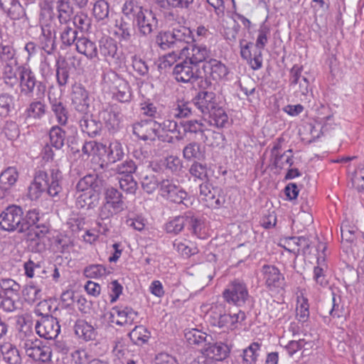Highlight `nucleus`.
I'll list each match as a JSON object with an SVG mask.
<instances>
[{
	"instance_id": "obj_15",
	"label": "nucleus",
	"mask_w": 364,
	"mask_h": 364,
	"mask_svg": "<svg viewBox=\"0 0 364 364\" xmlns=\"http://www.w3.org/2000/svg\"><path fill=\"white\" fill-rule=\"evenodd\" d=\"M196 96L193 98L196 108H197L203 115L210 113L213 108L217 107L216 95L212 91L201 88Z\"/></svg>"
},
{
	"instance_id": "obj_16",
	"label": "nucleus",
	"mask_w": 364,
	"mask_h": 364,
	"mask_svg": "<svg viewBox=\"0 0 364 364\" xmlns=\"http://www.w3.org/2000/svg\"><path fill=\"white\" fill-rule=\"evenodd\" d=\"M72 104L76 111L86 113L90 109L89 93L85 87L80 83H75L72 87Z\"/></svg>"
},
{
	"instance_id": "obj_59",
	"label": "nucleus",
	"mask_w": 364,
	"mask_h": 364,
	"mask_svg": "<svg viewBox=\"0 0 364 364\" xmlns=\"http://www.w3.org/2000/svg\"><path fill=\"white\" fill-rule=\"evenodd\" d=\"M19 295L4 294L0 309L6 312H12L19 308Z\"/></svg>"
},
{
	"instance_id": "obj_23",
	"label": "nucleus",
	"mask_w": 364,
	"mask_h": 364,
	"mask_svg": "<svg viewBox=\"0 0 364 364\" xmlns=\"http://www.w3.org/2000/svg\"><path fill=\"white\" fill-rule=\"evenodd\" d=\"M262 272L265 284L270 290L282 287L284 278L277 267L265 264L262 268Z\"/></svg>"
},
{
	"instance_id": "obj_12",
	"label": "nucleus",
	"mask_w": 364,
	"mask_h": 364,
	"mask_svg": "<svg viewBox=\"0 0 364 364\" xmlns=\"http://www.w3.org/2000/svg\"><path fill=\"white\" fill-rule=\"evenodd\" d=\"M223 295L227 302L238 306L243 305L249 297L245 284L239 280L231 282L224 290Z\"/></svg>"
},
{
	"instance_id": "obj_10",
	"label": "nucleus",
	"mask_w": 364,
	"mask_h": 364,
	"mask_svg": "<svg viewBox=\"0 0 364 364\" xmlns=\"http://www.w3.org/2000/svg\"><path fill=\"white\" fill-rule=\"evenodd\" d=\"M23 348L26 355L36 362L43 363L51 359V348L48 346L43 345L42 341L38 339L25 341Z\"/></svg>"
},
{
	"instance_id": "obj_54",
	"label": "nucleus",
	"mask_w": 364,
	"mask_h": 364,
	"mask_svg": "<svg viewBox=\"0 0 364 364\" xmlns=\"http://www.w3.org/2000/svg\"><path fill=\"white\" fill-rule=\"evenodd\" d=\"M18 177V173L16 169L14 167H9L0 174V184L11 188L16 183Z\"/></svg>"
},
{
	"instance_id": "obj_27",
	"label": "nucleus",
	"mask_w": 364,
	"mask_h": 364,
	"mask_svg": "<svg viewBox=\"0 0 364 364\" xmlns=\"http://www.w3.org/2000/svg\"><path fill=\"white\" fill-rule=\"evenodd\" d=\"M109 4L106 0H96L92 6V15L95 21L107 25L109 21Z\"/></svg>"
},
{
	"instance_id": "obj_64",
	"label": "nucleus",
	"mask_w": 364,
	"mask_h": 364,
	"mask_svg": "<svg viewBox=\"0 0 364 364\" xmlns=\"http://www.w3.org/2000/svg\"><path fill=\"white\" fill-rule=\"evenodd\" d=\"M132 63L134 70L141 77L149 75V68L147 63L139 56L134 55L132 57Z\"/></svg>"
},
{
	"instance_id": "obj_28",
	"label": "nucleus",
	"mask_w": 364,
	"mask_h": 364,
	"mask_svg": "<svg viewBox=\"0 0 364 364\" xmlns=\"http://www.w3.org/2000/svg\"><path fill=\"white\" fill-rule=\"evenodd\" d=\"M59 29L60 31V38L63 46L70 47L78 40V32L76 28L70 24V21L60 23Z\"/></svg>"
},
{
	"instance_id": "obj_20",
	"label": "nucleus",
	"mask_w": 364,
	"mask_h": 364,
	"mask_svg": "<svg viewBox=\"0 0 364 364\" xmlns=\"http://www.w3.org/2000/svg\"><path fill=\"white\" fill-rule=\"evenodd\" d=\"M200 351L208 358L223 360L228 356L230 348L228 345L222 342H214L212 338L211 341L205 343Z\"/></svg>"
},
{
	"instance_id": "obj_29",
	"label": "nucleus",
	"mask_w": 364,
	"mask_h": 364,
	"mask_svg": "<svg viewBox=\"0 0 364 364\" xmlns=\"http://www.w3.org/2000/svg\"><path fill=\"white\" fill-rule=\"evenodd\" d=\"M3 360L6 364H21L22 358L16 346L7 343L0 348Z\"/></svg>"
},
{
	"instance_id": "obj_46",
	"label": "nucleus",
	"mask_w": 364,
	"mask_h": 364,
	"mask_svg": "<svg viewBox=\"0 0 364 364\" xmlns=\"http://www.w3.org/2000/svg\"><path fill=\"white\" fill-rule=\"evenodd\" d=\"M39 220V212L36 209L28 210L25 215L23 214L20 233L31 230Z\"/></svg>"
},
{
	"instance_id": "obj_31",
	"label": "nucleus",
	"mask_w": 364,
	"mask_h": 364,
	"mask_svg": "<svg viewBox=\"0 0 364 364\" xmlns=\"http://www.w3.org/2000/svg\"><path fill=\"white\" fill-rule=\"evenodd\" d=\"M78 53L85 55L89 59L97 58V47L95 42L86 37H80L75 43Z\"/></svg>"
},
{
	"instance_id": "obj_17",
	"label": "nucleus",
	"mask_w": 364,
	"mask_h": 364,
	"mask_svg": "<svg viewBox=\"0 0 364 364\" xmlns=\"http://www.w3.org/2000/svg\"><path fill=\"white\" fill-rule=\"evenodd\" d=\"M134 24L141 36H147L157 28L158 20L151 10L146 9L134 21Z\"/></svg>"
},
{
	"instance_id": "obj_47",
	"label": "nucleus",
	"mask_w": 364,
	"mask_h": 364,
	"mask_svg": "<svg viewBox=\"0 0 364 364\" xmlns=\"http://www.w3.org/2000/svg\"><path fill=\"white\" fill-rule=\"evenodd\" d=\"M180 124L183 128L185 133L195 134H200L202 136H204L206 130L208 129L205 128V125L202 122V121L198 119L183 121Z\"/></svg>"
},
{
	"instance_id": "obj_51",
	"label": "nucleus",
	"mask_w": 364,
	"mask_h": 364,
	"mask_svg": "<svg viewBox=\"0 0 364 364\" xmlns=\"http://www.w3.org/2000/svg\"><path fill=\"white\" fill-rule=\"evenodd\" d=\"M159 7L164 9H188L193 0H154Z\"/></svg>"
},
{
	"instance_id": "obj_25",
	"label": "nucleus",
	"mask_w": 364,
	"mask_h": 364,
	"mask_svg": "<svg viewBox=\"0 0 364 364\" xmlns=\"http://www.w3.org/2000/svg\"><path fill=\"white\" fill-rule=\"evenodd\" d=\"M189 48L191 52L186 51L185 55L193 65L198 67L200 63L205 62L210 55V50L205 45L191 43Z\"/></svg>"
},
{
	"instance_id": "obj_8",
	"label": "nucleus",
	"mask_w": 364,
	"mask_h": 364,
	"mask_svg": "<svg viewBox=\"0 0 364 364\" xmlns=\"http://www.w3.org/2000/svg\"><path fill=\"white\" fill-rule=\"evenodd\" d=\"M23 210L16 205L8 206L0 215V228L8 231L20 232Z\"/></svg>"
},
{
	"instance_id": "obj_39",
	"label": "nucleus",
	"mask_w": 364,
	"mask_h": 364,
	"mask_svg": "<svg viewBox=\"0 0 364 364\" xmlns=\"http://www.w3.org/2000/svg\"><path fill=\"white\" fill-rule=\"evenodd\" d=\"M184 228L194 235L200 237L203 223L200 218L196 216L192 212H186L183 214Z\"/></svg>"
},
{
	"instance_id": "obj_9",
	"label": "nucleus",
	"mask_w": 364,
	"mask_h": 364,
	"mask_svg": "<svg viewBox=\"0 0 364 364\" xmlns=\"http://www.w3.org/2000/svg\"><path fill=\"white\" fill-rule=\"evenodd\" d=\"M173 75L177 82L185 83H193L203 79L202 71L198 66L191 63V61L186 58L174 66Z\"/></svg>"
},
{
	"instance_id": "obj_45",
	"label": "nucleus",
	"mask_w": 364,
	"mask_h": 364,
	"mask_svg": "<svg viewBox=\"0 0 364 364\" xmlns=\"http://www.w3.org/2000/svg\"><path fill=\"white\" fill-rule=\"evenodd\" d=\"M65 136V132L62 128L58 126H54L49 132L50 144L56 151H59L64 146Z\"/></svg>"
},
{
	"instance_id": "obj_50",
	"label": "nucleus",
	"mask_w": 364,
	"mask_h": 364,
	"mask_svg": "<svg viewBox=\"0 0 364 364\" xmlns=\"http://www.w3.org/2000/svg\"><path fill=\"white\" fill-rule=\"evenodd\" d=\"M193 100L191 102H178L176 107L174 108V117L176 118H187L192 116L196 110Z\"/></svg>"
},
{
	"instance_id": "obj_13",
	"label": "nucleus",
	"mask_w": 364,
	"mask_h": 364,
	"mask_svg": "<svg viewBox=\"0 0 364 364\" xmlns=\"http://www.w3.org/2000/svg\"><path fill=\"white\" fill-rule=\"evenodd\" d=\"M133 134L143 141H155L158 135L157 120H141L133 124Z\"/></svg>"
},
{
	"instance_id": "obj_30",
	"label": "nucleus",
	"mask_w": 364,
	"mask_h": 364,
	"mask_svg": "<svg viewBox=\"0 0 364 364\" xmlns=\"http://www.w3.org/2000/svg\"><path fill=\"white\" fill-rule=\"evenodd\" d=\"M75 335L85 341L94 340L96 336V331L94 327L88 323L85 320L77 319L74 326Z\"/></svg>"
},
{
	"instance_id": "obj_41",
	"label": "nucleus",
	"mask_w": 364,
	"mask_h": 364,
	"mask_svg": "<svg viewBox=\"0 0 364 364\" xmlns=\"http://www.w3.org/2000/svg\"><path fill=\"white\" fill-rule=\"evenodd\" d=\"M56 9L58 11V18L60 23L70 21L73 14V7L70 0H57Z\"/></svg>"
},
{
	"instance_id": "obj_40",
	"label": "nucleus",
	"mask_w": 364,
	"mask_h": 364,
	"mask_svg": "<svg viewBox=\"0 0 364 364\" xmlns=\"http://www.w3.org/2000/svg\"><path fill=\"white\" fill-rule=\"evenodd\" d=\"M14 63H8L3 67L1 79L9 88H14L18 83V75L15 70Z\"/></svg>"
},
{
	"instance_id": "obj_56",
	"label": "nucleus",
	"mask_w": 364,
	"mask_h": 364,
	"mask_svg": "<svg viewBox=\"0 0 364 364\" xmlns=\"http://www.w3.org/2000/svg\"><path fill=\"white\" fill-rule=\"evenodd\" d=\"M161 164L165 166V170L169 171L172 173H178L182 167L181 160L178 156L173 155L161 159Z\"/></svg>"
},
{
	"instance_id": "obj_60",
	"label": "nucleus",
	"mask_w": 364,
	"mask_h": 364,
	"mask_svg": "<svg viewBox=\"0 0 364 364\" xmlns=\"http://www.w3.org/2000/svg\"><path fill=\"white\" fill-rule=\"evenodd\" d=\"M203 142L205 143L208 146L212 147H218L222 146L223 141L225 138L224 136L217 132H214L210 129H207L205 134H204Z\"/></svg>"
},
{
	"instance_id": "obj_52",
	"label": "nucleus",
	"mask_w": 364,
	"mask_h": 364,
	"mask_svg": "<svg viewBox=\"0 0 364 364\" xmlns=\"http://www.w3.org/2000/svg\"><path fill=\"white\" fill-rule=\"evenodd\" d=\"M56 79L57 82L60 87L65 86L70 77V70L68 64L63 61L60 63L58 61L56 63Z\"/></svg>"
},
{
	"instance_id": "obj_57",
	"label": "nucleus",
	"mask_w": 364,
	"mask_h": 364,
	"mask_svg": "<svg viewBox=\"0 0 364 364\" xmlns=\"http://www.w3.org/2000/svg\"><path fill=\"white\" fill-rule=\"evenodd\" d=\"M189 173L192 176L198 178L200 181L208 182V168L205 164L195 161L190 167Z\"/></svg>"
},
{
	"instance_id": "obj_7",
	"label": "nucleus",
	"mask_w": 364,
	"mask_h": 364,
	"mask_svg": "<svg viewBox=\"0 0 364 364\" xmlns=\"http://www.w3.org/2000/svg\"><path fill=\"white\" fill-rule=\"evenodd\" d=\"M161 196L171 203L183 204L188 207L191 202L187 192L173 179H163L160 181Z\"/></svg>"
},
{
	"instance_id": "obj_6",
	"label": "nucleus",
	"mask_w": 364,
	"mask_h": 364,
	"mask_svg": "<svg viewBox=\"0 0 364 364\" xmlns=\"http://www.w3.org/2000/svg\"><path fill=\"white\" fill-rule=\"evenodd\" d=\"M203 79L199 81L200 88L208 89L212 85L211 80H219L225 77L228 70L225 64L220 61L211 58L203 63L202 66Z\"/></svg>"
},
{
	"instance_id": "obj_42",
	"label": "nucleus",
	"mask_w": 364,
	"mask_h": 364,
	"mask_svg": "<svg viewBox=\"0 0 364 364\" xmlns=\"http://www.w3.org/2000/svg\"><path fill=\"white\" fill-rule=\"evenodd\" d=\"M129 337L134 344L141 346L149 341L151 337V333L144 326H136L134 328L129 332Z\"/></svg>"
},
{
	"instance_id": "obj_14",
	"label": "nucleus",
	"mask_w": 364,
	"mask_h": 364,
	"mask_svg": "<svg viewBox=\"0 0 364 364\" xmlns=\"http://www.w3.org/2000/svg\"><path fill=\"white\" fill-rule=\"evenodd\" d=\"M96 148L98 151H104L106 154L107 164L103 163L100 164L101 168L104 169L108 164H114L117 161L122 160L124 156V151L122 144L117 140L111 141L108 146L102 143L95 144Z\"/></svg>"
},
{
	"instance_id": "obj_55",
	"label": "nucleus",
	"mask_w": 364,
	"mask_h": 364,
	"mask_svg": "<svg viewBox=\"0 0 364 364\" xmlns=\"http://www.w3.org/2000/svg\"><path fill=\"white\" fill-rule=\"evenodd\" d=\"M141 186L144 191L148 194H151L158 187L160 188V182L154 174L146 175L141 178Z\"/></svg>"
},
{
	"instance_id": "obj_43",
	"label": "nucleus",
	"mask_w": 364,
	"mask_h": 364,
	"mask_svg": "<svg viewBox=\"0 0 364 364\" xmlns=\"http://www.w3.org/2000/svg\"><path fill=\"white\" fill-rule=\"evenodd\" d=\"M146 9H144L134 0L126 1L122 9V16L135 21L139 14H142Z\"/></svg>"
},
{
	"instance_id": "obj_34",
	"label": "nucleus",
	"mask_w": 364,
	"mask_h": 364,
	"mask_svg": "<svg viewBox=\"0 0 364 364\" xmlns=\"http://www.w3.org/2000/svg\"><path fill=\"white\" fill-rule=\"evenodd\" d=\"M49 102L50 104L51 110L55 114L59 124L64 125L67 123L68 119V111L64 105L62 100L52 97L49 95Z\"/></svg>"
},
{
	"instance_id": "obj_33",
	"label": "nucleus",
	"mask_w": 364,
	"mask_h": 364,
	"mask_svg": "<svg viewBox=\"0 0 364 364\" xmlns=\"http://www.w3.org/2000/svg\"><path fill=\"white\" fill-rule=\"evenodd\" d=\"M116 77V92L114 96L116 99L121 102H128L132 99V92L130 86L127 80L120 78L117 74H114Z\"/></svg>"
},
{
	"instance_id": "obj_32",
	"label": "nucleus",
	"mask_w": 364,
	"mask_h": 364,
	"mask_svg": "<svg viewBox=\"0 0 364 364\" xmlns=\"http://www.w3.org/2000/svg\"><path fill=\"white\" fill-rule=\"evenodd\" d=\"M134 21L129 19L124 16H122L119 21H116V27L118 31L116 33L119 35L120 41H130L132 32L134 31Z\"/></svg>"
},
{
	"instance_id": "obj_21",
	"label": "nucleus",
	"mask_w": 364,
	"mask_h": 364,
	"mask_svg": "<svg viewBox=\"0 0 364 364\" xmlns=\"http://www.w3.org/2000/svg\"><path fill=\"white\" fill-rule=\"evenodd\" d=\"M81 113L82 117L79 119V125L81 131L89 137L94 138L100 136L102 132V124L100 120L93 118L92 114Z\"/></svg>"
},
{
	"instance_id": "obj_19",
	"label": "nucleus",
	"mask_w": 364,
	"mask_h": 364,
	"mask_svg": "<svg viewBox=\"0 0 364 364\" xmlns=\"http://www.w3.org/2000/svg\"><path fill=\"white\" fill-rule=\"evenodd\" d=\"M100 54L109 63H121V53L118 51L117 42L112 38H102L99 42Z\"/></svg>"
},
{
	"instance_id": "obj_58",
	"label": "nucleus",
	"mask_w": 364,
	"mask_h": 364,
	"mask_svg": "<svg viewBox=\"0 0 364 364\" xmlns=\"http://www.w3.org/2000/svg\"><path fill=\"white\" fill-rule=\"evenodd\" d=\"M259 348L260 345L257 342H254L247 348L244 349L242 352L243 362L246 364H255L257 360V351L259 350Z\"/></svg>"
},
{
	"instance_id": "obj_11",
	"label": "nucleus",
	"mask_w": 364,
	"mask_h": 364,
	"mask_svg": "<svg viewBox=\"0 0 364 364\" xmlns=\"http://www.w3.org/2000/svg\"><path fill=\"white\" fill-rule=\"evenodd\" d=\"M200 194L209 208L218 209L225 203V196L223 189L219 187H213L208 182L200 185Z\"/></svg>"
},
{
	"instance_id": "obj_4",
	"label": "nucleus",
	"mask_w": 364,
	"mask_h": 364,
	"mask_svg": "<svg viewBox=\"0 0 364 364\" xmlns=\"http://www.w3.org/2000/svg\"><path fill=\"white\" fill-rule=\"evenodd\" d=\"M42 307H48L46 300L40 301L34 309V313L41 318L36 321L35 328L37 334L46 340L55 339L60 332V326L56 318L41 311Z\"/></svg>"
},
{
	"instance_id": "obj_44",
	"label": "nucleus",
	"mask_w": 364,
	"mask_h": 364,
	"mask_svg": "<svg viewBox=\"0 0 364 364\" xmlns=\"http://www.w3.org/2000/svg\"><path fill=\"white\" fill-rule=\"evenodd\" d=\"M16 52L13 44L9 42H1L0 43V62L14 63L17 65Z\"/></svg>"
},
{
	"instance_id": "obj_61",
	"label": "nucleus",
	"mask_w": 364,
	"mask_h": 364,
	"mask_svg": "<svg viewBox=\"0 0 364 364\" xmlns=\"http://www.w3.org/2000/svg\"><path fill=\"white\" fill-rule=\"evenodd\" d=\"M136 169L137 166L136 163L132 159H127L119 164L114 168V171L117 173L124 175V176H132Z\"/></svg>"
},
{
	"instance_id": "obj_53",
	"label": "nucleus",
	"mask_w": 364,
	"mask_h": 364,
	"mask_svg": "<svg viewBox=\"0 0 364 364\" xmlns=\"http://www.w3.org/2000/svg\"><path fill=\"white\" fill-rule=\"evenodd\" d=\"M211 119V123L214 124L218 127H223L228 122V117L223 109L219 107L213 108L210 113H207Z\"/></svg>"
},
{
	"instance_id": "obj_3",
	"label": "nucleus",
	"mask_w": 364,
	"mask_h": 364,
	"mask_svg": "<svg viewBox=\"0 0 364 364\" xmlns=\"http://www.w3.org/2000/svg\"><path fill=\"white\" fill-rule=\"evenodd\" d=\"M18 82L21 92L28 97H36V100L44 98L46 85L44 82L38 80L36 74L26 65L18 67Z\"/></svg>"
},
{
	"instance_id": "obj_1",
	"label": "nucleus",
	"mask_w": 364,
	"mask_h": 364,
	"mask_svg": "<svg viewBox=\"0 0 364 364\" xmlns=\"http://www.w3.org/2000/svg\"><path fill=\"white\" fill-rule=\"evenodd\" d=\"M194 41L193 33L186 26L177 25L171 30L161 31L156 37V44L162 50H176L181 54L186 55L190 50L189 46Z\"/></svg>"
},
{
	"instance_id": "obj_38",
	"label": "nucleus",
	"mask_w": 364,
	"mask_h": 364,
	"mask_svg": "<svg viewBox=\"0 0 364 364\" xmlns=\"http://www.w3.org/2000/svg\"><path fill=\"white\" fill-rule=\"evenodd\" d=\"M100 117L109 132H115L119 129L120 124L119 112L105 109L100 112Z\"/></svg>"
},
{
	"instance_id": "obj_62",
	"label": "nucleus",
	"mask_w": 364,
	"mask_h": 364,
	"mask_svg": "<svg viewBox=\"0 0 364 364\" xmlns=\"http://www.w3.org/2000/svg\"><path fill=\"white\" fill-rule=\"evenodd\" d=\"M0 289L5 295H19L21 286L11 279H2L0 280Z\"/></svg>"
},
{
	"instance_id": "obj_18",
	"label": "nucleus",
	"mask_w": 364,
	"mask_h": 364,
	"mask_svg": "<svg viewBox=\"0 0 364 364\" xmlns=\"http://www.w3.org/2000/svg\"><path fill=\"white\" fill-rule=\"evenodd\" d=\"M107 182L104 178L97 174H87L80 179L76 185L78 191H85L88 189L92 190L96 195H99L102 190L105 191Z\"/></svg>"
},
{
	"instance_id": "obj_35",
	"label": "nucleus",
	"mask_w": 364,
	"mask_h": 364,
	"mask_svg": "<svg viewBox=\"0 0 364 364\" xmlns=\"http://www.w3.org/2000/svg\"><path fill=\"white\" fill-rule=\"evenodd\" d=\"M42 34L40 38L42 48L46 53L50 55L56 49L55 34L46 25L42 26Z\"/></svg>"
},
{
	"instance_id": "obj_26",
	"label": "nucleus",
	"mask_w": 364,
	"mask_h": 364,
	"mask_svg": "<svg viewBox=\"0 0 364 364\" xmlns=\"http://www.w3.org/2000/svg\"><path fill=\"white\" fill-rule=\"evenodd\" d=\"M115 314L118 317L115 323L121 326L127 324L132 325L139 315L137 311L129 306H125L123 309L114 307L112 312L110 313V317L114 318Z\"/></svg>"
},
{
	"instance_id": "obj_63",
	"label": "nucleus",
	"mask_w": 364,
	"mask_h": 364,
	"mask_svg": "<svg viewBox=\"0 0 364 364\" xmlns=\"http://www.w3.org/2000/svg\"><path fill=\"white\" fill-rule=\"evenodd\" d=\"M70 24H73L76 29L78 28L81 31H87L89 30L91 24V19L86 14L80 12L73 17L72 21H70Z\"/></svg>"
},
{
	"instance_id": "obj_36",
	"label": "nucleus",
	"mask_w": 364,
	"mask_h": 364,
	"mask_svg": "<svg viewBox=\"0 0 364 364\" xmlns=\"http://www.w3.org/2000/svg\"><path fill=\"white\" fill-rule=\"evenodd\" d=\"M184 336L189 345L201 346L202 348L205 345V343L212 340L210 335H208L196 328L186 331Z\"/></svg>"
},
{
	"instance_id": "obj_2",
	"label": "nucleus",
	"mask_w": 364,
	"mask_h": 364,
	"mask_svg": "<svg viewBox=\"0 0 364 364\" xmlns=\"http://www.w3.org/2000/svg\"><path fill=\"white\" fill-rule=\"evenodd\" d=\"M61 178L62 173L59 170L52 169L50 174L43 171H38L33 183L28 187L29 198L36 200L46 191L53 198L58 197L63 189L60 184Z\"/></svg>"
},
{
	"instance_id": "obj_5",
	"label": "nucleus",
	"mask_w": 364,
	"mask_h": 364,
	"mask_svg": "<svg viewBox=\"0 0 364 364\" xmlns=\"http://www.w3.org/2000/svg\"><path fill=\"white\" fill-rule=\"evenodd\" d=\"M245 318V314L242 311L233 314L227 313L222 304L212 306L208 315L210 325L219 328H233L237 323L243 321Z\"/></svg>"
},
{
	"instance_id": "obj_24",
	"label": "nucleus",
	"mask_w": 364,
	"mask_h": 364,
	"mask_svg": "<svg viewBox=\"0 0 364 364\" xmlns=\"http://www.w3.org/2000/svg\"><path fill=\"white\" fill-rule=\"evenodd\" d=\"M105 200L115 212H122L127 208L122 193L116 188L108 186L105 188Z\"/></svg>"
},
{
	"instance_id": "obj_49",
	"label": "nucleus",
	"mask_w": 364,
	"mask_h": 364,
	"mask_svg": "<svg viewBox=\"0 0 364 364\" xmlns=\"http://www.w3.org/2000/svg\"><path fill=\"white\" fill-rule=\"evenodd\" d=\"M22 294L25 301L30 304L42 299V291L41 288L36 286L33 282L26 285L22 290Z\"/></svg>"
},
{
	"instance_id": "obj_48",
	"label": "nucleus",
	"mask_w": 364,
	"mask_h": 364,
	"mask_svg": "<svg viewBox=\"0 0 364 364\" xmlns=\"http://www.w3.org/2000/svg\"><path fill=\"white\" fill-rule=\"evenodd\" d=\"M14 97L7 92L0 94V118H6L14 109Z\"/></svg>"
},
{
	"instance_id": "obj_37",
	"label": "nucleus",
	"mask_w": 364,
	"mask_h": 364,
	"mask_svg": "<svg viewBox=\"0 0 364 364\" xmlns=\"http://www.w3.org/2000/svg\"><path fill=\"white\" fill-rule=\"evenodd\" d=\"M184 159L188 161L191 159L202 160L205 157V151L204 147L200 144L192 141L188 144L183 150Z\"/></svg>"
},
{
	"instance_id": "obj_22",
	"label": "nucleus",
	"mask_w": 364,
	"mask_h": 364,
	"mask_svg": "<svg viewBox=\"0 0 364 364\" xmlns=\"http://www.w3.org/2000/svg\"><path fill=\"white\" fill-rule=\"evenodd\" d=\"M26 4L25 0H21ZM0 7L12 20L26 17V9L21 0H0Z\"/></svg>"
}]
</instances>
